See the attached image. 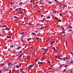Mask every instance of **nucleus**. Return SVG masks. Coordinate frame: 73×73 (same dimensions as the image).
<instances>
[{"instance_id": "obj_4", "label": "nucleus", "mask_w": 73, "mask_h": 73, "mask_svg": "<svg viewBox=\"0 0 73 73\" xmlns=\"http://www.w3.org/2000/svg\"><path fill=\"white\" fill-rule=\"evenodd\" d=\"M70 64H73V61L72 60H71V61L70 62Z\"/></svg>"}, {"instance_id": "obj_50", "label": "nucleus", "mask_w": 73, "mask_h": 73, "mask_svg": "<svg viewBox=\"0 0 73 73\" xmlns=\"http://www.w3.org/2000/svg\"><path fill=\"white\" fill-rule=\"evenodd\" d=\"M18 54H19V53H15V54H16V55H18Z\"/></svg>"}, {"instance_id": "obj_58", "label": "nucleus", "mask_w": 73, "mask_h": 73, "mask_svg": "<svg viewBox=\"0 0 73 73\" xmlns=\"http://www.w3.org/2000/svg\"><path fill=\"white\" fill-rule=\"evenodd\" d=\"M66 16H67V17H69V15L68 14H66Z\"/></svg>"}, {"instance_id": "obj_20", "label": "nucleus", "mask_w": 73, "mask_h": 73, "mask_svg": "<svg viewBox=\"0 0 73 73\" xmlns=\"http://www.w3.org/2000/svg\"><path fill=\"white\" fill-rule=\"evenodd\" d=\"M59 39H60V40H61V39H62V37L60 36V37H59Z\"/></svg>"}, {"instance_id": "obj_64", "label": "nucleus", "mask_w": 73, "mask_h": 73, "mask_svg": "<svg viewBox=\"0 0 73 73\" xmlns=\"http://www.w3.org/2000/svg\"><path fill=\"white\" fill-rule=\"evenodd\" d=\"M14 4V2H12V4Z\"/></svg>"}, {"instance_id": "obj_33", "label": "nucleus", "mask_w": 73, "mask_h": 73, "mask_svg": "<svg viewBox=\"0 0 73 73\" xmlns=\"http://www.w3.org/2000/svg\"><path fill=\"white\" fill-rule=\"evenodd\" d=\"M20 72L21 73V72H23V70H20Z\"/></svg>"}, {"instance_id": "obj_45", "label": "nucleus", "mask_w": 73, "mask_h": 73, "mask_svg": "<svg viewBox=\"0 0 73 73\" xmlns=\"http://www.w3.org/2000/svg\"><path fill=\"white\" fill-rule=\"evenodd\" d=\"M18 9H15V11H18Z\"/></svg>"}, {"instance_id": "obj_9", "label": "nucleus", "mask_w": 73, "mask_h": 73, "mask_svg": "<svg viewBox=\"0 0 73 73\" xmlns=\"http://www.w3.org/2000/svg\"><path fill=\"white\" fill-rule=\"evenodd\" d=\"M62 31H64L65 29H64V27H62Z\"/></svg>"}, {"instance_id": "obj_52", "label": "nucleus", "mask_w": 73, "mask_h": 73, "mask_svg": "<svg viewBox=\"0 0 73 73\" xmlns=\"http://www.w3.org/2000/svg\"><path fill=\"white\" fill-rule=\"evenodd\" d=\"M45 54V52H43V53L42 54Z\"/></svg>"}, {"instance_id": "obj_24", "label": "nucleus", "mask_w": 73, "mask_h": 73, "mask_svg": "<svg viewBox=\"0 0 73 73\" xmlns=\"http://www.w3.org/2000/svg\"><path fill=\"white\" fill-rule=\"evenodd\" d=\"M48 3H49V4H52V2H48Z\"/></svg>"}, {"instance_id": "obj_17", "label": "nucleus", "mask_w": 73, "mask_h": 73, "mask_svg": "<svg viewBox=\"0 0 73 73\" xmlns=\"http://www.w3.org/2000/svg\"><path fill=\"white\" fill-rule=\"evenodd\" d=\"M31 38H29V39H27V41H29V40H31Z\"/></svg>"}, {"instance_id": "obj_3", "label": "nucleus", "mask_w": 73, "mask_h": 73, "mask_svg": "<svg viewBox=\"0 0 73 73\" xmlns=\"http://www.w3.org/2000/svg\"><path fill=\"white\" fill-rule=\"evenodd\" d=\"M54 43H55V42L53 41L51 42V44H54Z\"/></svg>"}, {"instance_id": "obj_49", "label": "nucleus", "mask_w": 73, "mask_h": 73, "mask_svg": "<svg viewBox=\"0 0 73 73\" xmlns=\"http://www.w3.org/2000/svg\"><path fill=\"white\" fill-rule=\"evenodd\" d=\"M56 11H54V14L56 13Z\"/></svg>"}, {"instance_id": "obj_16", "label": "nucleus", "mask_w": 73, "mask_h": 73, "mask_svg": "<svg viewBox=\"0 0 73 73\" xmlns=\"http://www.w3.org/2000/svg\"><path fill=\"white\" fill-rule=\"evenodd\" d=\"M5 70V68H3V69L1 70L2 71H4V70Z\"/></svg>"}, {"instance_id": "obj_28", "label": "nucleus", "mask_w": 73, "mask_h": 73, "mask_svg": "<svg viewBox=\"0 0 73 73\" xmlns=\"http://www.w3.org/2000/svg\"><path fill=\"white\" fill-rule=\"evenodd\" d=\"M6 30L8 31L9 30H10V29L9 28H6Z\"/></svg>"}, {"instance_id": "obj_15", "label": "nucleus", "mask_w": 73, "mask_h": 73, "mask_svg": "<svg viewBox=\"0 0 73 73\" xmlns=\"http://www.w3.org/2000/svg\"><path fill=\"white\" fill-rule=\"evenodd\" d=\"M29 57H30V56H27V59H28L29 58Z\"/></svg>"}, {"instance_id": "obj_7", "label": "nucleus", "mask_w": 73, "mask_h": 73, "mask_svg": "<svg viewBox=\"0 0 73 73\" xmlns=\"http://www.w3.org/2000/svg\"><path fill=\"white\" fill-rule=\"evenodd\" d=\"M11 63H9L8 64V65L9 66H11Z\"/></svg>"}, {"instance_id": "obj_14", "label": "nucleus", "mask_w": 73, "mask_h": 73, "mask_svg": "<svg viewBox=\"0 0 73 73\" xmlns=\"http://www.w3.org/2000/svg\"><path fill=\"white\" fill-rule=\"evenodd\" d=\"M52 49L54 50H56V48H55V47H52Z\"/></svg>"}, {"instance_id": "obj_8", "label": "nucleus", "mask_w": 73, "mask_h": 73, "mask_svg": "<svg viewBox=\"0 0 73 73\" xmlns=\"http://www.w3.org/2000/svg\"><path fill=\"white\" fill-rule=\"evenodd\" d=\"M63 65H64V64H63L61 65L59 67V68H62V66H63Z\"/></svg>"}, {"instance_id": "obj_40", "label": "nucleus", "mask_w": 73, "mask_h": 73, "mask_svg": "<svg viewBox=\"0 0 73 73\" xmlns=\"http://www.w3.org/2000/svg\"><path fill=\"white\" fill-rule=\"evenodd\" d=\"M16 68H19V66H17L16 67Z\"/></svg>"}, {"instance_id": "obj_47", "label": "nucleus", "mask_w": 73, "mask_h": 73, "mask_svg": "<svg viewBox=\"0 0 73 73\" xmlns=\"http://www.w3.org/2000/svg\"><path fill=\"white\" fill-rule=\"evenodd\" d=\"M28 25H32V23H29L28 24Z\"/></svg>"}, {"instance_id": "obj_44", "label": "nucleus", "mask_w": 73, "mask_h": 73, "mask_svg": "<svg viewBox=\"0 0 73 73\" xmlns=\"http://www.w3.org/2000/svg\"><path fill=\"white\" fill-rule=\"evenodd\" d=\"M55 19H56V20H57V19H58V18L56 17L55 18Z\"/></svg>"}, {"instance_id": "obj_63", "label": "nucleus", "mask_w": 73, "mask_h": 73, "mask_svg": "<svg viewBox=\"0 0 73 73\" xmlns=\"http://www.w3.org/2000/svg\"><path fill=\"white\" fill-rule=\"evenodd\" d=\"M42 50H44V48H42Z\"/></svg>"}, {"instance_id": "obj_29", "label": "nucleus", "mask_w": 73, "mask_h": 73, "mask_svg": "<svg viewBox=\"0 0 73 73\" xmlns=\"http://www.w3.org/2000/svg\"><path fill=\"white\" fill-rule=\"evenodd\" d=\"M4 27H5V25H3V26H2L1 27V28H3Z\"/></svg>"}, {"instance_id": "obj_36", "label": "nucleus", "mask_w": 73, "mask_h": 73, "mask_svg": "<svg viewBox=\"0 0 73 73\" xmlns=\"http://www.w3.org/2000/svg\"><path fill=\"white\" fill-rule=\"evenodd\" d=\"M14 18H15V19H17V16H14Z\"/></svg>"}, {"instance_id": "obj_13", "label": "nucleus", "mask_w": 73, "mask_h": 73, "mask_svg": "<svg viewBox=\"0 0 73 73\" xmlns=\"http://www.w3.org/2000/svg\"><path fill=\"white\" fill-rule=\"evenodd\" d=\"M4 48L5 49H7V47H6V46H5L4 47Z\"/></svg>"}, {"instance_id": "obj_12", "label": "nucleus", "mask_w": 73, "mask_h": 73, "mask_svg": "<svg viewBox=\"0 0 73 73\" xmlns=\"http://www.w3.org/2000/svg\"><path fill=\"white\" fill-rule=\"evenodd\" d=\"M38 6V5H36L35 6H33L34 8H36V7H37Z\"/></svg>"}, {"instance_id": "obj_60", "label": "nucleus", "mask_w": 73, "mask_h": 73, "mask_svg": "<svg viewBox=\"0 0 73 73\" xmlns=\"http://www.w3.org/2000/svg\"><path fill=\"white\" fill-rule=\"evenodd\" d=\"M32 1H32V0L31 1H30L31 3H32Z\"/></svg>"}, {"instance_id": "obj_27", "label": "nucleus", "mask_w": 73, "mask_h": 73, "mask_svg": "<svg viewBox=\"0 0 73 73\" xmlns=\"http://www.w3.org/2000/svg\"><path fill=\"white\" fill-rule=\"evenodd\" d=\"M59 5H60V6L61 7V5H62V3H60L59 4Z\"/></svg>"}, {"instance_id": "obj_5", "label": "nucleus", "mask_w": 73, "mask_h": 73, "mask_svg": "<svg viewBox=\"0 0 73 73\" xmlns=\"http://www.w3.org/2000/svg\"><path fill=\"white\" fill-rule=\"evenodd\" d=\"M45 28V27L44 26H42L40 28V29H43V28Z\"/></svg>"}, {"instance_id": "obj_55", "label": "nucleus", "mask_w": 73, "mask_h": 73, "mask_svg": "<svg viewBox=\"0 0 73 73\" xmlns=\"http://www.w3.org/2000/svg\"><path fill=\"white\" fill-rule=\"evenodd\" d=\"M69 31H73V30H71V29H69Z\"/></svg>"}, {"instance_id": "obj_57", "label": "nucleus", "mask_w": 73, "mask_h": 73, "mask_svg": "<svg viewBox=\"0 0 73 73\" xmlns=\"http://www.w3.org/2000/svg\"><path fill=\"white\" fill-rule=\"evenodd\" d=\"M14 70H15V68H14L13 69V70H12V72H13V71H14Z\"/></svg>"}, {"instance_id": "obj_23", "label": "nucleus", "mask_w": 73, "mask_h": 73, "mask_svg": "<svg viewBox=\"0 0 73 73\" xmlns=\"http://www.w3.org/2000/svg\"><path fill=\"white\" fill-rule=\"evenodd\" d=\"M66 62H67V64H69V61H66Z\"/></svg>"}, {"instance_id": "obj_35", "label": "nucleus", "mask_w": 73, "mask_h": 73, "mask_svg": "<svg viewBox=\"0 0 73 73\" xmlns=\"http://www.w3.org/2000/svg\"><path fill=\"white\" fill-rule=\"evenodd\" d=\"M50 69H53V68H50L48 69V70H50Z\"/></svg>"}, {"instance_id": "obj_11", "label": "nucleus", "mask_w": 73, "mask_h": 73, "mask_svg": "<svg viewBox=\"0 0 73 73\" xmlns=\"http://www.w3.org/2000/svg\"><path fill=\"white\" fill-rule=\"evenodd\" d=\"M7 38H11V37L10 36H8L7 37Z\"/></svg>"}, {"instance_id": "obj_56", "label": "nucleus", "mask_w": 73, "mask_h": 73, "mask_svg": "<svg viewBox=\"0 0 73 73\" xmlns=\"http://www.w3.org/2000/svg\"><path fill=\"white\" fill-rule=\"evenodd\" d=\"M56 56V57H58V58L60 57V56Z\"/></svg>"}, {"instance_id": "obj_62", "label": "nucleus", "mask_w": 73, "mask_h": 73, "mask_svg": "<svg viewBox=\"0 0 73 73\" xmlns=\"http://www.w3.org/2000/svg\"><path fill=\"white\" fill-rule=\"evenodd\" d=\"M68 66H64V67H65V68H66Z\"/></svg>"}, {"instance_id": "obj_32", "label": "nucleus", "mask_w": 73, "mask_h": 73, "mask_svg": "<svg viewBox=\"0 0 73 73\" xmlns=\"http://www.w3.org/2000/svg\"><path fill=\"white\" fill-rule=\"evenodd\" d=\"M23 4V2H21L19 3V5H21V4Z\"/></svg>"}, {"instance_id": "obj_46", "label": "nucleus", "mask_w": 73, "mask_h": 73, "mask_svg": "<svg viewBox=\"0 0 73 73\" xmlns=\"http://www.w3.org/2000/svg\"><path fill=\"white\" fill-rule=\"evenodd\" d=\"M44 19H43L42 20V23H43V22H44Z\"/></svg>"}, {"instance_id": "obj_53", "label": "nucleus", "mask_w": 73, "mask_h": 73, "mask_svg": "<svg viewBox=\"0 0 73 73\" xmlns=\"http://www.w3.org/2000/svg\"><path fill=\"white\" fill-rule=\"evenodd\" d=\"M48 26H45V27H44V28H48Z\"/></svg>"}, {"instance_id": "obj_38", "label": "nucleus", "mask_w": 73, "mask_h": 73, "mask_svg": "<svg viewBox=\"0 0 73 73\" xmlns=\"http://www.w3.org/2000/svg\"><path fill=\"white\" fill-rule=\"evenodd\" d=\"M39 38H40L38 37L36 38V40H38V39H39Z\"/></svg>"}, {"instance_id": "obj_18", "label": "nucleus", "mask_w": 73, "mask_h": 73, "mask_svg": "<svg viewBox=\"0 0 73 73\" xmlns=\"http://www.w3.org/2000/svg\"><path fill=\"white\" fill-rule=\"evenodd\" d=\"M20 48H21V47H19L17 48V49L18 50V49H20Z\"/></svg>"}, {"instance_id": "obj_10", "label": "nucleus", "mask_w": 73, "mask_h": 73, "mask_svg": "<svg viewBox=\"0 0 73 73\" xmlns=\"http://www.w3.org/2000/svg\"><path fill=\"white\" fill-rule=\"evenodd\" d=\"M36 35V33H32V35Z\"/></svg>"}, {"instance_id": "obj_39", "label": "nucleus", "mask_w": 73, "mask_h": 73, "mask_svg": "<svg viewBox=\"0 0 73 73\" xmlns=\"http://www.w3.org/2000/svg\"><path fill=\"white\" fill-rule=\"evenodd\" d=\"M3 65H4V64H1V66H3Z\"/></svg>"}, {"instance_id": "obj_6", "label": "nucleus", "mask_w": 73, "mask_h": 73, "mask_svg": "<svg viewBox=\"0 0 73 73\" xmlns=\"http://www.w3.org/2000/svg\"><path fill=\"white\" fill-rule=\"evenodd\" d=\"M23 13V11H21V12L18 13L17 14H21V13Z\"/></svg>"}, {"instance_id": "obj_2", "label": "nucleus", "mask_w": 73, "mask_h": 73, "mask_svg": "<svg viewBox=\"0 0 73 73\" xmlns=\"http://www.w3.org/2000/svg\"><path fill=\"white\" fill-rule=\"evenodd\" d=\"M43 63V62H38V64H40V65H41V64H42Z\"/></svg>"}, {"instance_id": "obj_31", "label": "nucleus", "mask_w": 73, "mask_h": 73, "mask_svg": "<svg viewBox=\"0 0 73 73\" xmlns=\"http://www.w3.org/2000/svg\"><path fill=\"white\" fill-rule=\"evenodd\" d=\"M24 32H23L22 33H21L20 34L21 35H23V34H24Z\"/></svg>"}, {"instance_id": "obj_34", "label": "nucleus", "mask_w": 73, "mask_h": 73, "mask_svg": "<svg viewBox=\"0 0 73 73\" xmlns=\"http://www.w3.org/2000/svg\"><path fill=\"white\" fill-rule=\"evenodd\" d=\"M22 51H21L19 52L18 53V54H20V53H21L22 52Z\"/></svg>"}, {"instance_id": "obj_48", "label": "nucleus", "mask_w": 73, "mask_h": 73, "mask_svg": "<svg viewBox=\"0 0 73 73\" xmlns=\"http://www.w3.org/2000/svg\"><path fill=\"white\" fill-rule=\"evenodd\" d=\"M65 71H66V69H64L63 70V72H65Z\"/></svg>"}, {"instance_id": "obj_22", "label": "nucleus", "mask_w": 73, "mask_h": 73, "mask_svg": "<svg viewBox=\"0 0 73 73\" xmlns=\"http://www.w3.org/2000/svg\"><path fill=\"white\" fill-rule=\"evenodd\" d=\"M50 16H48L47 17V19H50Z\"/></svg>"}, {"instance_id": "obj_1", "label": "nucleus", "mask_w": 73, "mask_h": 73, "mask_svg": "<svg viewBox=\"0 0 73 73\" xmlns=\"http://www.w3.org/2000/svg\"><path fill=\"white\" fill-rule=\"evenodd\" d=\"M33 66V65H30L29 66V68H30V69Z\"/></svg>"}, {"instance_id": "obj_26", "label": "nucleus", "mask_w": 73, "mask_h": 73, "mask_svg": "<svg viewBox=\"0 0 73 73\" xmlns=\"http://www.w3.org/2000/svg\"><path fill=\"white\" fill-rule=\"evenodd\" d=\"M23 54H21L19 56V57H21V56H22V55H23Z\"/></svg>"}, {"instance_id": "obj_30", "label": "nucleus", "mask_w": 73, "mask_h": 73, "mask_svg": "<svg viewBox=\"0 0 73 73\" xmlns=\"http://www.w3.org/2000/svg\"><path fill=\"white\" fill-rule=\"evenodd\" d=\"M61 20L60 19L58 22V23H59V22H61Z\"/></svg>"}, {"instance_id": "obj_43", "label": "nucleus", "mask_w": 73, "mask_h": 73, "mask_svg": "<svg viewBox=\"0 0 73 73\" xmlns=\"http://www.w3.org/2000/svg\"><path fill=\"white\" fill-rule=\"evenodd\" d=\"M26 19H27V17H25L24 18V20H26Z\"/></svg>"}, {"instance_id": "obj_51", "label": "nucleus", "mask_w": 73, "mask_h": 73, "mask_svg": "<svg viewBox=\"0 0 73 73\" xmlns=\"http://www.w3.org/2000/svg\"><path fill=\"white\" fill-rule=\"evenodd\" d=\"M12 33H11L10 34H9V35H12Z\"/></svg>"}, {"instance_id": "obj_42", "label": "nucleus", "mask_w": 73, "mask_h": 73, "mask_svg": "<svg viewBox=\"0 0 73 73\" xmlns=\"http://www.w3.org/2000/svg\"><path fill=\"white\" fill-rule=\"evenodd\" d=\"M10 47H11V48H13V46L11 45L10 46Z\"/></svg>"}, {"instance_id": "obj_37", "label": "nucleus", "mask_w": 73, "mask_h": 73, "mask_svg": "<svg viewBox=\"0 0 73 73\" xmlns=\"http://www.w3.org/2000/svg\"><path fill=\"white\" fill-rule=\"evenodd\" d=\"M8 70H9V69H7L5 70V71H8Z\"/></svg>"}, {"instance_id": "obj_54", "label": "nucleus", "mask_w": 73, "mask_h": 73, "mask_svg": "<svg viewBox=\"0 0 73 73\" xmlns=\"http://www.w3.org/2000/svg\"><path fill=\"white\" fill-rule=\"evenodd\" d=\"M39 4H43V3H39Z\"/></svg>"}, {"instance_id": "obj_19", "label": "nucleus", "mask_w": 73, "mask_h": 73, "mask_svg": "<svg viewBox=\"0 0 73 73\" xmlns=\"http://www.w3.org/2000/svg\"><path fill=\"white\" fill-rule=\"evenodd\" d=\"M69 27L71 29H72V28H72V27L70 25L69 26Z\"/></svg>"}, {"instance_id": "obj_21", "label": "nucleus", "mask_w": 73, "mask_h": 73, "mask_svg": "<svg viewBox=\"0 0 73 73\" xmlns=\"http://www.w3.org/2000/svg\"><path fill=\"white\" fill-rule=\"evenodd\" d=\"M19 66H21V63H20L19 64Z\"/></svg>"}, {"instance_id": "obj_25", "label": "nucleus", "mask_w": 73, "mask_h": 73, "mask_svg": "<svg viewBox=\"0 0 73 73\" xmlns=\"http://www.w3.org/2000/svg\"><path fill=\"white\" fill-rule=\"evenodd\" d=\"M49 40V38L46 41V42H48Z\"/></svg>"}, {"instance_id": "obj_61", "label": "nucleus", "mask_w": 73, "mask_h": 73, "mask_svg": "<svg viewBox=\"0 0 73 73\" xmlns=\"http://www.w3.org/2000/svg\"><path fill=\"white\" fill-rule=\"evenodd\" d=\"M64 59H66V57L63 58Z\"/></svg>"}, {"instance_id": "obj_41", "label": "nucleus", "mask_w": 73, "mask_h": 73, "mask_svg": "<svg viewBox=\"0 0 73 73\" xmlns=\"http://www.w3.org/2000/svg\"><path fill=\"white\" fill-rule=\"evenodd\" d=\"M70 73H72V69H71V70H70Z\"/></svg>"}, {"instance_id": "obj_59", "label": "nucleus", "mask_w": 73, "mask_h": 73, "mask_svg": "<svg viewBox=\"0 0 73 73\" xmlns=\"http://www.w3.org/2000/svg\"><path fill=\"white\" fill-rule=\"evenodd\" d=\"M37 59H36L35 60V63L37 62Z\"/></svg>"}]
</instances>
